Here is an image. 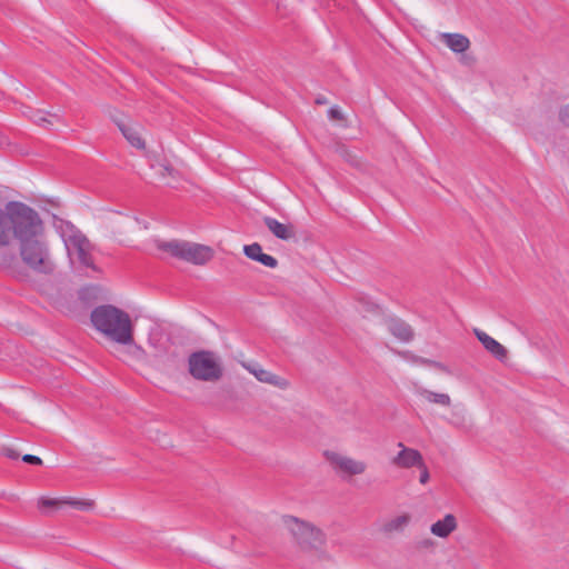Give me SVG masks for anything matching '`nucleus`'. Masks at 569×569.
Masks as SVG:
<instances>
[{
	"label": "nucleus",
	"mask_w": 569,
	"mask_h": 569,
	"mask_svg": "<svg viewBox=\"0 0 569 569\" xmlns=\"http://www.w3.org/2000/svg\"><path fill=\"white\" fill-rule=\"evenodd\" d=\"M17 242L21 261L28 269L44 276L54 272L57 263L46 238L44 222L37 211Z\"/></svg>",
	"instance_id": "obj_1"
},
{
	"label": "nucleus",
	"mask_w": 569,
	"mask_h": 569,
	"mask_svg": "<svg viewBox=\"0 0 569 569\" xmlns=\"http://www.w3.org/2000/svg\"><path fill=\"white\" fill-rule=\"evenodd\" d=\"M92 326L113 343L130 333H134V325L128 312L112 306L96 307L90 315Z\"/></svg>",
	"instance_id": "obj_2"
},
{
	"label": "nucleus",
	"mask_w": 569,
	"mask_h": 569,
	"mask_svg": "<svg viewBox=\"0 0 569 569\" xmlns=\"http://www.w3.org/2000/svg\"><path fill=\"white\" fill-rule=\"evenodd\" d=\"M54 227L63 241L70 263H79L81 267L98 271L92 257L93 244L87 236L74 224L62 219H59Z\"/></svg>",
	"instance_id": "obj_3"
},
{
	"label": "nucleus",
	"mask_w": 569,
	"mask_h": 569,
	"mask_svg": "<svg viewBox=\"0 0 569 569\" xmlns=\"http://www.w3.org/2000/svg\"><path fill=\"white\" fill-rule=\"evenodd\" d=\"M292 543L302 552H319L327 543L326 532L311 521L286 515L281 519Z\"/></svg>",
	"instance_id": "obj_4"
},
{
	"label": "nucleus",
	"mask_w": 569,
	"mask_h": 569,
	"mask_svg": "<svg viewBox=\"0 0 569 569\" xmlns=\"http://www.w3.org/2000/svg\"><path fill=\"white\" fill-rule=\"evenodd\" d=\"M34 213L33 208L19 201H10L0 208V249L18 240Z\"/></svg>",
	"instance_id": "obj_5"
},
{
	"label": "nucleus",
	"mask_w": 569,
	"mask_h": 569,
	"mask_svg": "<svg viewBox=\"0 0 569 569\" xmlns=\"http://www.w3.org/2000/svg\"><path fill=\"white\" fill-rule=\"evenodd\" d=\"M189 373L199 381L217 382L223 376L220 357L208 350L192 352L188 358Z\"/></svg>",
	"instance_id": "obj_6"
},
{
	"label": "nucleus",
	"mask_w": 569,
	"mask_h": 569,
	"mask_svg": "<svg viewBox=\"0 0 569 569\" xmlns=\"http://www.w3.org/2000/svg\"><path fill=\"white\" fill-rule=\"evenodd\" d=\"M157 247L159 250L168 252L174 258L198 266H203L213 258L212 248L200 243L172 240L160 241Z\"/></svg>",
	"instance_id": "obj_7"
},
{
	"label": "nucleus",
	"mask_w": 569,
	"mask_h": 569,
	"mask_svg": "<svg viewBox=\"0 0 569 569\" xmlns=\"http://www.w3.org/2000/svg\"><path fill=\"white\" fill-rule=\"evenodd\" d=\"M323 457L332 471L342 479L362 476L368 470V463L365 460L338 451L326 450Z\"/></svg>",
	"instance_id": "obj_8"
},
{
	"label": "nucleus",
	"mask_w": 569,
	"mask_h": 569,
	"mask_svg": "<svg viewBox=\"0 0 569 569\" xmlns=\"http://www.w3.org/2000/svg\"><path fill=\"white\" fill-rule=\"evenodd\" d=\"M116 350L114 357L129 366L147 365L148 353L147 351L136 342L134 333L118 340L114 342Z\"/></svg>",
	"instance_id": "obj_9"
},
{
	"label": "nucleus",
	"mask_w": 569,
	"mask_h": 569,
	"mask_svg": "<svg viewBox=\"0 0 569 569\" xmlns=\"http://www.w3.org/2000/svg\"><path fill=\"white\" fill-rule=\"evenodd\" d=\"M436 40L449 49H451L456 53H463L462 54V63L467 68H471L475 66L476 59L471 54H466L465 52L470 47V40L461 34V33H438L436 36Z\"/></svg>",
	"instance_id": "obj_10"
},
{
	"label": "nucleus",
	"mask_w": 569,
	"mask_h": 569,
	"mask_svg": "<svg viewBox=\"0 0 569 569\" xmlns=\"http://www.w3.org/2000/svg\"><path fill=\"white\" fill-rule=\"evenodd\" d=\"M241 366L261 383L270 385L279 390H287L291 386L286 377L273 373L258 363L241 362Z\"/></svg>",
	"instance_id": "obj_11"
},
{
	"label": "nucleus",
	"mask_w": 569,
	"mask_h": 569,
	"mask_svg": "<svg viewBox=\"0 0 569 569\" xmlns=\"http://www.w3.org/2000/svg\"><path fill=\"white\" fill-rule=\"evenodd\" d=\"M399 452L391 459V463L397 468L409 469L422 466V455L413 448L406 447L402 442H398Z\"/></svg>",
	"instance_id": "obj_12"
},
{
	"label": "nucleus",
	"mask_w": 569,
	"mask_h": 569,
	"mask_svg": "<svg viewBox=\"0 0 569 569\" xmlns=\"http://www.w3.org/2000/svg\"><path fill=\"white\" fill-rule=\"evenodd\" d=\"M111 119L117 124L118 129L131 147L139 150L146 149V141L141 137V133L137 126H133L129 122H124L122 119H119L113 116H111Z\"/></svg>",
	"instance_id": "obj_13"
},
{
	"label": "nucleus",
	"mask_w": 569,
	"mask_h": 569,
	"mask_svg": "<svg viewBox=\"0 0 569 569\" xmlns=\"http://www.w3.org/2000/svg\"><path fill=\"white\" fill-rule=\"evenodd\" d=\"M388 331L402 342H410L415 339L413 328L405 320L399 318H389L386 320Z\"/></svg>",
	"instance_id": "obj_14"
},
{
	"label": "nucleus",
	"mask_w": 569,
	"mask_h": 569,
	"mask_svg": "<svg viewBox=\"0 0 569 569\" xmlns=\"http://www.w3.org/2000/svg\"><path fill=\"white\" fill-rule=\"evenodd\" d=\"M411 517L408 513L398 515L393 518L386 520L379 528V532L386 537L391 538L396 533H401L408 527Z\"/></svg>",
	"instance_id": "obj_15"
},
{
	"label": "nucleus",
	"mask_w": 569,
	"mask_h": 569,
	"mask_svg": "<svg viewBox=\"0 0 569 569\" xmlns=\"http://www.w3.org/2000/svg\"><path fill=\"white\" fill-rule=\"evenodd\" d=\"M473 333L478 338V340L482 343L485 349L495 356L498 360L503 361L507 359L508 351L507 349L499 343L496 339L481 331L480 329H473Z\"/></svg>",
	"instance_id": "obj_16"
},
{
	"label": "nucleus",
	"mask_w": 569,
	"mask_h": 569,
	"mask_svg": "<svg viewBox=\"0 0 569 569\" xmlns=\"http://www.w3.org/2000/svg\"><path fill=\"white\" fill-rule=\"evenodd\" d=\"M263 222L268 230L280 240H291L296 237V230L291 223H282L271 217H264Z\"/></svg>",
	"instance_id": "obj_17"
},
{
	"label": "nucleus",
	"mask_w": 569,
	"mask_h": 569,
	"mask_svg": "<svg viewBox=\"0 0 569 569\" xmlns=\"http://www.w3.org/2000/svg\"><path fill=\"white\" fill-rule=\"evenodd\" d=\"M415 390L420 398L429 403H433L443 408H449L452 405L451 397L448 393L436 392L421 386H416Z\"/></svg>",
	"instance_id": "obj_18"
},
{
	"label": "nucleus",
	"mask_w": 569,
	"mask_h": 569,
	"mask_svg": "<svg viewBox=\"0 0 569 569\" xmlns=\"http://www.w3.org/2000/svg\"><path fill=\"white\" fill-rule=\"evenodd\" d=\"M457 529V520L453 515H446L442 520H438L430 527L432 535L447 538L452 531Z\"/></svg>",
	"instance_id": "obj_19"
},
{
	"label": "nucleus",
	"mask_w": 569,
	"mask_h": 569,
	"mask_svg": "<svg viewBox=\"0 0 569 569\" xmlns=\"http://www.w3.org/2000/svg\"><path fill=\"white\" fill-rule=\"evenodd\" d=\"M336 152L343 159L346 160L348 163H350L351 166L356 167V168H360L362 162L361 160L359 159V157L355 153H352L351 150H349L345 144L342 143H337L336 144Z\"/></svg>",
	"instance_id": "obj_20"
},
{
	"label": "nucleus",
	"mask_w": 569,
	"mask_h": 569,
	"mask_svg": "<svg viewBox=\"0 0 569 569\" xmlns=\"http://www.w3.org/2000/svg\"><path fill=\"white\" fill-rule=\"evenodd\" d=\"M63 505L71 506L73 508L80 509V510H93L96 507V503L91 499H78V498H63Z\"/></svg>",
	"instance_id": "obj_21"
},
{
	"label": "nucleus",
	"mask_w": 569,
	"mask_h": 569,
	"mask_svg": "<svg viewBox=\"0 0 569 569\" xmlns=\"http://www.w3.org/2000/svg\"><path fill=\"white\" fill-rule=\"evenodd\" d=\"M395 353L416 365L423 366V362H426V358L417 356L408 350H395Z\"/></svg>",
	"instance_id": "obj_22"
},
{
	"label": "nucleus",
	"mask_w": 569,
	"mask_h": 569,
	"mask_svg": "<svg viewBox=\"0 0 569 569\" xmlns=\"http://www.w3.org/2000/svg\"><path fill=\"white\" fill-rule=\"evenodd\" d=\"M261 252L262 248L258 242L247 244L243 247V253L246 254V257L254 261L258 258L257 256H259Z\"/></svg>",
	"instance_id": "obj_23"
},
{
	"label": "nucleus",
	"mask_w": 569,
	"mask_h": 569,
	"mask_svg": "<svg viewBox=\"0 0 569 569\" xmlns=\"http://www.w3.org/2000/svg\"><path fill=\"white\" fill-rule=\"evenodd\" d=\"M258 258L256 259V261L262 263L263 266L268 267V268H276L278 266V260L270 256V254H267V253H263L261 252L259 256H257Z\"/></svg>",
	"instance_id": "obj_24"
},
{
	"label": "nucleus",
	"mask_w": 569,
	"mask_h": 569,
	"mask_svg": "<svg viewBox=\"0 0 569 569\" xmlns=\"http://www.w3.org/2000/svg\"><path fill=\"white\" fill-rule=\"evenodd\" d=\"M39 507H60L63 506V498H46L41 497L38 500Z\"/></svg>",
	"instance_id": "obj_25"
},
{
	"label": "nucleus",
	"mask_w": 569,
	"mask_h": 569,
	"mask_svg": "<svg viewBox=\"0 0 569 569\" xmlns=\"http://www.w3.org/2000/svg\"><path fill=\"white\" fill-rule=\"evenodd\" d=\"M423 366H427V367H432L441 372H445V373H451L450 369L448 368V366H446L445 363L440 362V361H436V360H432V359H428L426 358V362H423Z\"/></svg>",
	"instance_id": "obj_26"
},
{
	"label": "nucleus",
	"mask_w": 569,
	"mask_h": 569,
	"mask_svg": "<svg viewBox=\"0 0 569 569\" xmlns=\"http://www.w3.org/2000/svg\"><path fill=\"white\" fill-rule=\"evenodd\" d=\"M160 176L162 178L170 176V177H178L179 172L169 163L164 162L160 164Z\"/></svg>",
	"instance_id": "obj_27"
},
{
	"label": "nucleus",
	"mask_w": 569,
	"mask_h": 569,
	"mask_svg": "<svg viewBox=\"0 0 569 569\" xmlns=\"http://www.w3.org/2000/svg\"><path fill=\"white\" fill-rule=\"evenodd\" d=\"M558 119L566 128H569V102L559 109Z\"/></svg>",
	"instance_id": "obj_28"
},
{
	"label": "nucleus",
	"mask_w": 569,
	"mask_h": 569,
	"mask_svg": "<svg viewBox=\"0 0 569 569\" xmlns=\"http://www.w3.org/2000/svg\"><path fill=\"white\" fill-rule=\"evenodd\" d=\"M328 116L333 121H346V117L338 107H331L328 111Z\"/></svg>",
	"instance_id": "obj_29"
},
{
	"label": "nucleus",
	"mask_w": 569,
	"mask_h": 569,
	"mask_svg": "<svg viewBox=\"0 0 569 569\" xmlns=\"http://www.w3.org/2000/svg\"><path fill=\"white\" fill-rule=\"evenodd\" d=\"M417 468L420 470V483L426 485L429 481L430 475L425 461H422V466H418Z\"/></svg>",
	"instance_id": "obj_30"
},
{
	"label": "nucleus",
	"mask_w": 569,
	"mask_h": 569,
	"mask_svg": "<svg viewBox=\"0 0 569 569\" xmlns=\"http://www.w3.org/2000/svg\"><path fill=\"white\" fill-rule=\"evenodd\" d=\"M1 455L6 456L9 459H18L19 452L10 447H3L0 450Z\"/></svg>",
	"instance_id": "obj_31"
},
{
	"label": "nucleus",
	"mask_w": 569,
	"mask_h": 569,
	"mask_svg": "<svg viewBox=\"0 0 569 569\" xmlns=\"http://www.w3.org/2000/svg\"><path fill=\"white\" fill-rule=\"evenodd\" d=\"M22 460L30 465H37V466L42 465V460L39 457L29 455V453L23 455Z\"/></svg>",
	"instance_id": "obj_32"
},
{
	"label": "nucleus",
	"mask_w": 569,
	"mask_h": 569,
	"mask_svg": "<svg viewBox=\"0 0 569 569\" xmlns=\"http://www.w3.org/2000/svg\"><path fill=\"white\" fill-rule=\"evenodd\" d=\"M34 123H37L40 127H46L47 124H50L51 122L43 116H39L34 118Z\"/></svg>",
	"instance_id": "obj_33"
},
{
	"label": "nucleus",
	"mask_w": 569,
	"mask_h": 569,
	"mask_svg": "<svg viewBox=\"0 0 569 569\" xmlns=\"http://www.w3.org/2000/svg\"><path fill=\"white\" fill-rule=\"evenodd\" d=\"M315 102H316L317 104H327V103H328V99H327L325 96L319 94V96L316 98Z\"/></svg>",
	"instance_id": "obj_34"
},
{
	"label": "nucleus",
	"mask_w": 569,
	"mask_h": 569,
	"mask_svg": "<svg viewBox=\"0 0 569 569\" xmlns=\"http://www.w3.org/2000/svg\"><path fill=\"white\" fill-rule=\"evenodd\" d=\"M432 545V541L431 540H426L422 542V547H428V546H431Z\"/></svg>",
	"instance_id": "obj_35"
}]
</instances>
